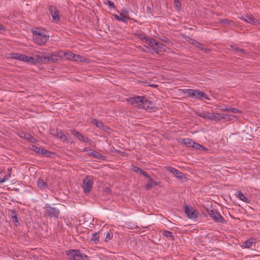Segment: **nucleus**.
Wrapping results in <instances>:
<instances>
[{"label": "nucleus", "instance_id": "obj_1", "mask_svg": "<svg viewBox=\"0 0 260 260\" xmlns=\"http://www.w3.org/2000/svg\"><path fill=\"white\" fill-rule=\"evenodd\" d=\"M20 60L32 64H36L37 62L47 63L50 61L54 62L55 59L54 56H50L49 55H36L33 57L27 56V55L22 54Z\"/></svg>", "mask_w": 260, "mask_h": 260}, {"label": "nucleus", "instance_id": "obj_2", "mask_svg": "<svg viewBox=\"0 0 260 260\" xmlns=\"http://www.w3.org/2000/svg\"><path fill=\"white\" fill-rule=\"evenodd\" d=\"M32 34L34 42L40 46L45 45L49 38V35H47L44 30H32Z\"/></svg>", "mask_w": 260, "mask_h": 260}, {"label": "nucleus", "instance_id": "obj_3", "mask_svg": "<svg viewBox=\"0 0 260 260\" xmlns=\"http://www.w3.org/2000/svg\"><path fill=\"white\" fill-rule=\"evenodd\" d=\"M140 36H141L140 38L143 42L152 47V49H162L164 46L163 44L152 38H150L149 36L143 35H140Z\"/></svg>", "mask_w": 260, "mask_h": 260}, {"label": "nucleus", "instance_id": "obj_4", "mask_svg": "<svg viewBox=\"0 0 260 260\" xmlns=\"http://www.w3.org/2000/svg\"><path fill=\"white\" fill-rule=\"evenodd\" d=\"M44 215L45 217L58 218L59 214V210L52 207L50 204H46L44 207Z\"/></svg>", "mask_w": 260, "mask_h": 260}, {"label": "nucleus", "instance_id": "obj_5", "mask_svg": "<svg viewBox=\"0 0 260 260\" xmlns=\"http://www.w3.org/2000/svg\"><path fill=\"white\" fill-rule=\"evenodd\" d=\"M67 255L70 260H84L87 257L85 254H82L79 250L69 249L66 251Z\"/></svg>", "mask_w": 260, "mask_h": 260}, {"label": "nucleus", "instance_id": "obj_6", "mask_svg": "<svg viewBox=\"0 0 260 260\" xmlns=\"http://www.w3.org/2000/svg\"><path fill=\"white\" fill-rule=\"evenodd\" d=\"M92 185L93 182L90 177L87 176L86 178L83 179L82 188L84 193H89Z\"/></svg>", "mask_w": 260, "mask_h": 260}, {"label": "nucleus", "instance_id": "obj_7", "mask_svg": "<svg viewBox=\"0 0 260 260\" xmlns=\"http://www.w3.org/2000/svg\"><path fill=\"white\" fill-rule=\"evenodd\" d=\"M144 96H136L131 97L126 99V101L132 105L141 108Z\"/></svg>", "mask_w": 260, "mask_h": 260}, {"label": "nucleus", "instance_id": "obj_8", "mask_svg": "<svg viewBox=\"0 0 260 260\" xmlns=\"http://www.w3.org/2000/svg\"><path fill=\"white\" fill-rule=\"evenodd\" d=\"M165 168L166 170H167L170 173L173 174L174 177L177 178L178 179L185 180H187L185 175L175 168L171 167H166Z\"/></svg>", "mask_w": 260, "mask_h": 260}, {"label": "nucleus", "instance_id": "obj_9", "mask_svg": "<svg viewBox=\"0 0 260 260\" xmlns=\"http://www.w3.org/2000/svg\"><path fill=\"white\" fill-rule=\"evenodd\" d=\"M208 213L210 217L216 222L224 223L225 219L214 210H210Z\"/></svg>", "mask_w": 260, "mask_h": 260}, {"label": "nucleus", "instance_id": "obj_10", "mask_svg": "<svg viewBox=\"0 0 260 260\" xmlns=\"http://www.w3.org/2000/svg\"><path fill=\"white\" fill-rule=\"evenodd\" d=\"M241 19L244 20L245 21L253 25H256L259 23L257 20L252 15H246L242 16Z\"/></svg>", "mask_w": 260, "mask_h": 260}, {"label": "nucleus", "instance_id": "obj_11", "mask_svg": "<svg viewBox=\"0 0 260 260\" xmlns=\"http://www.w3.org/2000/svg\"><path fill=\"white\" fill-rule=\"evenodd\" d=\"M31 149L32 150H34L35 152H37L38 153L42 154L46 156H50V152L49 151H47L45 149L40 148H39L37 146H36L35 145H32L31 146Z\"/></svg>", "mask_w": 260, "mask_h": 260}, {"label": "nucleus", "instance_id": "obj_12", "mask_svg": "<svg viewBox=\"0 0 260 260\" xmlns=\"http://www.w3.org/2000/svg\"><path fill=\"white\" fill-rule=\"evenodd\" d=\"M153 108V104L152 102L146 99L145 97L144 96V100L142 102V106L141 108L147 110L148 109H152Z\"/></svg>", "mask_w": 260, "mask_h": 260}, {"label": "nucleus", "instance_id": "obj_13", "mask_svg": "<svg viewBox=\"0 0 260 260\" xmlns=\"http://www.w3.org/2000/svg\"><path fill=\"white\" fill-rule=\"evenodd\" d=\"M49 11L52 16V18L55 20H59V17L58 16V11L55 7L50 6L49 7Z\"/></svg>", "mask_w": 260, "mask_h": 260}, {"label": "nucleus", "instance_id": "obj_14", "mask_svg": "<svg viewBox=\"0 0 260 260\" xmlns=\"http://www.w3.org/2000/svg\"><path fill=\"white\" fill-rule=\"evenodd\" d=\"M92 123L98 127L103 129L106 132H108V130L110 129L109 127L105 126L101 121H99L96 119H93L92 120Z\"/></svg>", "mask_w": 260, "mask_h": 260}, {"label": "nucleus", "instance_id": "obj_15", "mask_svg": "<svg viewBox=\"0 0 260 260\" xmlns=\"http://www.w3.org/2000/svg\"><path fill=\"white\" fill-rule=\"evenodd\" d=\"M71 133L77 138L79 140L83 141L84 142H88L89 139L88 138H84V136L80 133L79 132L76 131L74 129H71Z\"/></svg>", "mask_w": 260, "mask_h": 260}, {"label": "nucleus", "instance_id": "obj_16", "mask_svg": "<svg viewBox=\"0 0 260 260\" xmlns=\"http://www.w3.org/2000/svg\"><path fill=\"white\" fill-rule=\"evenodd\" d=\"M114 17L115 19L121 21L123 22L126 23L127 20L129 19V17L127 14H124L123 13H120V15H114Z\"/></svg>", "mask_w": 260, "mask_h": 260}, {"label": "nucleus", "instance_id": "obj_17", "mask_svg": "<svg viewBox=\"0 0 260 260\" xmlns=\"http://www.w3.org/2000/svg\"><path fill=\"white\" fill-rule=\"evenodd\" d=\"M185 213L189 218H195L197 217L196 214V211L192 208H189L188 207L186 206L185 207Z\"/></svg>", "mask_w": 260, "mask_h": 260}, {"label": "nucleus", "instance_id": "obj_18", "mask_svg": "<svg viewBox=\"0 0 260 260\" xmlns=\"http://www.w3.org/2000/svg\"><path fill=\"white\" fill-rule=\"evenodd\" d=\"M256 239L254 238H251L248 239L247 241L244 242L242 247L244 248H249L252 246V245L255 243Z\"/></svg>", "mask_w": 260, "mask_h": 260}, {"label": "nucleus", "instance_id": "obj_19", "mask_svg": "<svg viewBox=\"0 0 260 260\" xmlns=\"http://www.w3.org/2000/svg\"><path fill=\"white\" fill-rule=\"evenodd\" d=\"M211 114H212V113H211L209 112H205L204 111L197 112V115L198 116L204 118V119H209V120H211Z\"/></svg>", "mask_w": 260, "mask_h": 260}, {"label": "nucleus", "instance_id": "obj_20", "mask_svg": "<svg viewBox=\"0 0 260 260\" xmlns=\"http://www.w3.org/2000/svg\"><path fill=\"white\" fill-rule=\"evenodd\" d=\"M211 120H214L215 121H218L222 119H224V117L223 114L220 113H212L211 117Z\"/></svg>", "mask_w": 260, "mask_h": 260}, {"label": "nucleus", "instance_id": "obj_21", "mask_svg": "<svg viewBox=\"0 0 260 260\" xmlns=\"http://www.w3.org/2000/svg\"><path fill=\"white\" fill-rule=\"evenodd\" d=\"M195 98L199 99L205 98V99L207 100H210V98L204 92L198 90H197Z\"/></svg>", "mask_w": 260, "mask_h": 260}, {"label": "nucleus", "instance_id": "obj_22", "mask_svg": "<svg viewBox=\"0 0 260 260\" xmlns=\"http://www.w3.org/2000/svg\"><path fill=\"white\" fill-rule=\"evenodd\" d=\"M37 185L40 189H44L47 187V183L44 180L39 178L37 182Z\"/></svg>", "mask_w": 260, "mask_h": 260}, {"label": "nucleus", "instance_id": "obj_23", "mask_svg": "<svg viewBox=\"0 0 260 260\" xmlns=\"http://www.w3.org/2000/svg\"><path fill=\"white\" fill-rule=\"evenodd\" d=\"M90 155L93 156L97 159H104V157L100 153L94 151L90 150V152L88 153Z\"/></svg>", "mask_w": 260, "mask_h": 260}, {"label": "nucleus", "instance_id": "obj_24", "mask_svg": "<svg viewBox=\"0 0 260 260\" xmlns=\"http://www.w3.org/2000/svg\"><path fill=\"white\" fill-rule=\"evenodd\" d=\"M182 142L187 147H192L194 144V142L191 139L186 138L182 140Z\"/></svg>", "mask_w": 260, "mask_h": 260}, {"label": "nucleus", "instance_id": "obj_25", "mask_svg": "<svg viewBox=\"0 0 260 260\" xmlns=\"http://www.w3.org/2000/svg\"><path fill=\"white\" fill-rule=\"evenodd\" d=\"M149 180L146 185V188L147 189L149 190L152 187L153 185H156L157 183L155 182L150 177L149 178Z\"/></svg>", "mask_w": 260, "mask_h": 260}, {"label": "nucleus", "instance_id": "obj_26", "mask_svg": "<svg viewBox=\"0 0 260 260\" xmlns=\"http://www.w3.org/2000/svg\"><path fill=\"white\" fill-rule=\"evenodd\" d=\"M223 111H229L233 113H241L242 112L235 108L225 107L221 109Z\"/></svg>", "mask_w": 260, "mask_h": 260}, {"label": "nucleus", "instance_id": "obj_27", "mask_svg": "<svg viewBox=\"0 0 260 260\" xmlns=\"http://www.w3.org/2000/svg\"><path fill=\"white\" fill-rule=\"evenodd\" d=\"M63 55L64 57L69 59H73V57L74 54L70 51H68V52L61 51L60 52V55Z\"/></svg>", "mask_w": 260, "mask_h": 260}, {"label": "nucleus", "instance_id": "obj_28", "mask_svg": "<svg viewBox=\"0 0 260 260\" xmlns=\"http://www.w3.org/2000/svg\"><path fill=\"white\" fill-rule=\"evenodd\" d=\"M162 234L164 236L168 238H169L172 240H174V236H173L172 233L169 231L165 230L162 232Z\"/></svg>", "mask_w": 260, "mask_h": 260}, {"label": "nucleus", "instance_id": "obj_29", "mask_svg": "<svg viewBox=\"0 0 260 260\" xmlns=\"http://www.w3.org/2000/svg\"><path fill=\"white\" fill-rule=\"evenodd\" d=\"M237 196L238 197L239 199H240L242 201L246 203H249L247 198L244 196V194L241 191H238Z\"/></svg>", "mask_w": 260, "mask_h": 260}, {"label": "nucleus", "instance_id": "obj_30", "mask_svg": "<svg viewBox=\"0 0 260 260\" xmlns=\"http://www.w3.org/2000/svg\"><path fill=\"white\" fill-rule=\"evenodd\" d=\"M23 136H21L22 137H23L24 139L30 142H32L35 140V138L28 133L23 134Z\"/></svg>", "mask_w": 260, "mask_h": 260}, {"label": "nucleus", "instance_id": "obj_31", "mask_svg": "<svg viewBox=\"0 0 260 260\" xmlns=\"http://www.w3.org/2000/svg\"><path fill=\"white\" fill-rule=\"evenodd\" d=\"M185 92L187 93L189 96H191L192 98H195L197 90H193L190 89H185Z\"/></svg>", "mask_w": 260, "mask_h": 260}, {"label": "nucleus", "instance_id": "obj_32", "mask_svg": "<svg viewBox=\"0 0 260 260\" xmlns=\"http://www.w3.org/2000/svg\"><path fill=\"white\" fill-rule=\"evenodd\" d=\"M54 136L60 139L63 140V141L66 140V136L61 132H56Z\"/></svg>", "mask_w": 260, "mask_h": 260}, {"label": "nucleus", "instance_id": "obj_33", "mask_svg": "<svg viewBox=\"0 0 260 260\" xmlns=\"http://www.w3.org/2000/svg\"><path fill=\"white\" fill-rule=\"evenodd\" d=\"M10 57L20 60L22 54L18 53H11L9 54Z\"/></svg>", "mask_w": 260, "mask_h": 260}, {"label": "nucleus", "instance_id": "obj_34", "mask_svg": "<svg viewBox=\"0 0 260 260\" xmlns=\"http://www.w3.org/2000/svg\"><path fill=\"white\" fill-rule=\"evenodd\" d=\"M190 43L193 44L195 47L198 48L199 49H204L203 47L200 46L201 45V44L193 40H190Z\"/></svg>", "mask_w": 260, "mask_h": 260}, {"label": "nucleus", "instance_id": "obj_35", "mask_svg": "<svg viewBox=\"0 0 260 260\" xmlns=\"http://www.w3.org/2000/svg\"><path fill=\"white\" fill-rule=\"evenodd\" d=\"M193 148H196L197 150H205V148L202 146L201 145L197 143L194 142V144H193Z\"/></svg>", "mask_w": 260, "mask_h": 260}, {"label": "nucleus", "instance_id": "obj_36", "mask_svg": "<svg viewBox=\"0 0 260 260\" xmlns=\"http://www.w3.org/2000/svg\"><path fill=\"white\" fill-rule=\"evenodd\" d=\"M99 238H100V237H99L98 234L96 233H95L92 235V237H91V240H93L95 242H99Z\"/></svg>", "mask_w": 260, "mask_h": 260}, {"label": "nucleus", "instance_id": "obj_37", "mask_svg": "<svg viewBox=\"0 0 260 260\" xmlns=\"http://www.w3.org/2000/svg\"><path fill=\"white\" fill-rule=\"evenodd\" d=\"M175 7L176 9L179 10L181 7V4L179 0H174Z\"/></svg>", "mask_w": 260, "mask_h": 260}, {"label": "nucleus", "instance_id": "obj_38", "mask_svg": "<svg viewBox=\"0 0 260 260\" xmlns=\"http://www.w3.org/2000/svg\"><path fill=\"white\" fill-rule=\"evenodd\" d=\"M11 216H12V220L13 222H17L18 221L17 216L16 214H15V212H14V211L12 212Z\"/></svg>", "mask_w": 260, "mask_h": 260}, {"label": "nucleus", "instance_id": "obj_39", "mask_svg": "<svg viewBox=\"0 0 260 260\" xmlns=\"http://www.w3.org/2000/svg\"><path fill=\"white\" fill-rule=\"evenodd\" d=\"M112 237H113L112 233H111L110 232L107 233V234H106V238H105V241L106 242H108Z\"/></svg>", "mask_w": 260, "mask_h": 260}, {"label": "nucleus", "instance_id": "obj_40", "mask_svg": "<svg viewBox=\"0 0 260 260\" xmlns=\"http://www.w3.org/2000/svg\"><path fill=\"white\" fill-rule=\"evenodd\" d=\"M81 57L79 55H77V54H74V55H73L72 60H73L74 61H79L81 60Z\"/></svg>", "mask_w": 260, "mask_h": 260}, {"label": "nucleus", "instance_id": "obj_41", "mask_svg": "<svg viewBox=\"0 0 260 260\" xmlns=\"http://www.w3.org/2000/svg\"><path fill=\"white\" fill-rule=\"evenodd\" d=\"M132 170L136 173H140L141 169L138 167L133 166Z\"/></svg>", "mask_w": 260, "mask_h": 260}, {"label": "nucleus", "instance_id": "obj_42", "mask_svg": "<svg viewBox=\"0 0 260 260\" xmlns=\"http://www.w3.org/2000/svg\"><path fill=\"white\" fill-rule=\"evenodd\" d=\"M139 173L143 175L145 177H146L148 178H150V176H149L145 171L142 170V169L140 171Z\"/></svg>", "mask_w": 260, "mask_h": 260}, {"label": "nucleus", "instance_id": "obj_43", "mask_svg": "<svg viewBox=\"0 0 260 260\" xmlns=\"http://www.w3.org/2000/svg\"><path fill=\"white\" fill-rule=\"evenodd\" d=\"M8 180V177L7 176H5L3 178H0V183H4Z\"/></svg>", "mask_w": 260, "mask_h": 260}, {"label": "nucleus", "instance_id": "obj_44", "mask_svg": "<svg viewBox=\"0 0 260 260\" xmlns=\"http://www.w3.org/2000/svg\"><path fill=\"white\" fill-rule=\"evenodd\" d=\"M6 30L4 25L0 23V31H5Z\"/></svg>", "mask_w": 260, "mask_h": 260}, {"label": "nucleus", "instance_id": "obj_45", "mask_svg": "<svg viewBox=\"0 0 260 260\" xmlns=\"http://www.w3.org/2000/svg\"><path fill=\"white\" fill-rule=\"evenodd\" d=\"M104 190L107 193H110L111 192V189L109 187H106L105 189H104Z\"/></svg>", "mask_w": 260, "mask_h": 260}, {"label": "nucleus", "instance_id": "obj_46", "mask_svg": "<svg viewBox=\"0 0 260 260\" xmlns=\"http://www.w3.org/2000/svg\"><path fill=\"white\" fill-rule=\"evenodd\" d=\"M153 52H155L156 53L158 54L159 52L161 51V50H152Z\"/></svg>", "mask_w": 260, "mask_h": 260}, {"label": "nucleus", "instance_id": "obj_47", "mask_svg": "<svg viewBox=\"0 0 260 260\" xmlns=\"http://www.w3.org/2000/svg\"><path fill=\"white\" fill-rule=\"evenodd\" d=\"M109 5H110V6H113V7H114V4H113V3H111V2H109Z\"/></svg>", "mask_w": 260, "mask_h": 260}, {"label": "nucleus", "instance_id": "obj_48", "mask_svg": "<svg viewBox=\"0 0 260 260\" xmlns=\"http://www.w3.org/2000/svg\"><path fill=\"white\" fill-rule=\"evenodd\" d=\"M147 11H149V12H150L151 11V9H150V7H147Z\"/></svg>", "mask_w": 260, "mask_h": 260}, {"label": "nucleus", "instance_id": "obj_49", "mask_svg": "<svg viewBox=\"0 0 260 260\" xmlns=\"http://www.w3.org/2000/svg\"><path fill=\"white\" fill-rule=\"evenodd\" d=\"M10 177H11V173H9V174L8 175V176H7V177H8V178H10Z\"/></svg>", "mask_w": 260, "mask_h": 260}, {"label": "nucleus", "instance_id": "obj_50", "mask_svg": "<svg viewBox=\"0 0 260 260\" xmlns=\"http://www.w3.org/2000/svg\"><path fill=\"white\" fill-rule=\"evenodd\" d=\"M88 151V148H85L84 151Z\"/></svg>", "mask_w": 260, "mask_h": 260}, {"label": "nucleus", "instance_id": "obj_51", "mask_svg": "<svg viewBox=\"0 0 260 260\" xmlns=\"http://www.w3.org/2000/svg\"><path fill=\"white\" fill-rule=\"evenodd\" d=\"M235 49H239V47H235Z\"/></svg>", "mask_w": 260, "mask_h": 260}, {"label": "nucleus", "instance_id": "obj_52", "mask_svg": "<svg viewBox=\"0 0 260 260\" xmlns=\"http://www.w3.org/2000/svg\"><path fill=\"white\" fill-rule=\"evenodd\" d=\"M239 50L241 51H243L244 50L241 49V50Z\"/></svg>", "mask_w": 260, "mask_h": 260}]
</instances>
